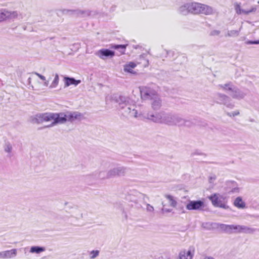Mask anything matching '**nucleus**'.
<instances>
[{
  "label": "nucleus",
  "mask_w": 259,
  "mask_h": 259,
  "mask_svg": "<svg viewBox=\"0 0 259 259\" xmlns=\"http://www.w3.org/2000/svg\"><path fill=\"white\" fill-rule=\"evenodd\" d=\"M217 99L219 102L225 105L228 107L231 108L234 106L233 103H230L229 98L226 95L219 94L218 95Z\"/></svg>",
  "instance_id": "obj_18"
},
{
  "label": "nucleus",
  "mask_w": 259,
  "mask_h": 259,
  "mask_svg": "<svg viewBox=\"0 0 259 259\" xmlns=\"http://www.w3.org/2000/svg\"><path fill=\"white\" fill-rule=\"evenodd\" d=\"M141 94L144 99L151 100V106L154 110H158L161 107V100L155 90L150 88L143 87L141 89Z\"/></svg>",
  "instance_id": "obj_3"
},
{
  "label": "nucleus",
  "mask_w": 259,
  "mask_h": 259,
  "mask_svg": "<svg viewBox=\"0 0 259 259\" xmlns=\"http://www.w3.org/2000/svg\"><path fill=\"white\" fill-rule=\"evenodd\" d=\"M82 115L78 112H67L66 113H44L37 114L30 118V121L33 124H40L43 122H51L47 127H52L57 124L64 123L66 121H73L80 120Z\"/></svg>",
  "instance_id": "obj_1"
},
{
  "label": "nucleus",
  "mask_w": 259,
  "mask_h": 259,
  "mask_svg": "<svg viewBox=\"0 0 259 259\" xmlns=\"http://www.w3.org/2000/svg\"><path fill=\"white\" fill-rule=\"evenodd\" d=\"M3 259L11 258L16 256L17 251L16 249H13L9 250L3 251Z\"/></svg>",
  "instance_id": "obj_21"
},
{
  "label": "nucleus",
  "mask_w": 259,
  "mask_h": 259,
  "mask_svg": "<svg viewBox=\"0 0 259 259\" xmlns=\"http://www.w3.org/2000/svg\"><path fill=\"white\" fill-rule=\"evenodd\" d=\"M95 55L103 61L112 59L115 56V52L109 49L102 48L95 52Z\"/></svg>",
  "instance_id": "obj_8"
},
{
  "label": "nucleus",
  "mask_w": 259,
  "mask_h": 259,
  "mask_svg": "<svg viewBox=\"0 0 259 259\" xmlns=\"http://www.w3.org/2000/svg\"><path fill=\"white\" fill-rule=\"evenodd\" d=\"M178 12L182 15L186 16L191 14V2L182 4L178 8Z\"/></svg>",
  "instance_id": "obj_15"
},
{
  "label": "nucleus",
  "mask_w": 259,
  "mask_h": 259,
  "mask_svg": "<svg viewBox=\"0 0 259 259\" xmlns=\"http://www.w3.org/2000/svg\"><path fill=\"white\" fill-rule=\"evenodd\" d=\"M258 4H259V1L258 2Z\"/></svg>",
  "instance_id": "obj_40"
},
{
  "label": "nucleus",
  "mask_w": 259,
  "mask_h": 259,
  "mask_svg": "<svg viewBox=\"0 0 259 259\" xmlns=\"http://www.w3.org/2000/svg\"><path fill=\"white\" fill-rule=\"evenodd\" d=\"M99 251L97 250H92L90 252V258L93 259L99 255Z\"/></svg>",
  "instance_id": "obj_31"
},
{
  "label": "nucleus",
  "mask_w": 259,
  "mask_h": 259,
  "mask_svg": "<svg viewBox=\"0 0 259 259\" xmlns=\"http://www.w3.org/2000/svg\"><path fill=\"white\" fill-rule=\"evenodd\" d=\"M72 13L74 15L77 17H85L89 15V12L87 10H75L72 11Z\"/></svg>",
  "instance_id": "obj_22"
},
{
  "label": "nucleus",
  "mask_w": 259,
  "mask_h": 259,
  "mask_svg": "<svg viewBox=\"0 0 259 259\" xmlns=\"http://www.w3.org/2000/svg\"><path fill=\"white\" fill-rule=\"evenodd\" d=\"M35 74L42 81H43V85L46 87H48L49 85V81L47 79L46 77L38 73H35Z\"/></svg>",
  "instance_id": "obj_28"
},
{
  "label": "nucleus",
  "mask_w": 259,
  "mask_h": 259,
  "mask_svg": "<svg viewBox=\"0 0 259 259\" xmlns=\"http://www.w3.org/2000/svg\"><path fill=\"white\" fill-rule=\"evenodd\" d=\"M212 204L215 207L222 208L225 209L229 208L227 204L226 198L219 193H214L208 197Z\"/></svg>",
  "instance_id": "obj_7"
},
{
  "label": "nucleus",
  "mask_w": 259,
  "mask_h": 259,
  "mask_svg": "<svg viewBox=\"0 0 259 259\" xmlns=\"http://www.w3.org/2000/svg\"><path fill=\"white\" fill-rule=\"evenodd\" d=\"M254 231V228L246 226L234 225V233H235L252 234Z\"/></svg>",
  "instance_id": "obj_13"
},
{
  "label": "nucleus",
  "mask_w": 259,
  "mask_h": 259,
  "mask_svg": "<svg viewBox=\"0 0 259 259\" xmlns=\"http://www.w3.org/2000/svg\"><path fill=\"white\" fill-rule=\"evenodd\" d=\"M219 88L228 92L233 98L239 99L243 98L245 96L243 93L231 84H220L219 85Z\"/></svg>",
  "instance_id": "obj_6"
},
{
  "label": "nucleus",
  "mask_w": 259,
  "mask_h": 259,
  "mask_svg": "<svg viewBox=\"0 0 259 259\" xmlns=\"http://www.w3.org/2000/svg\"><path fill=\"white\" fill-rule=\"evenodd\" d=\"M228 185L232 186V188L231 189L229 192L235 194H238L240 192V188L235 183L230 182L228 183Z\"/></svg>",
  "instance_id": "obj_25"
},
{
  "label": "nucleus",
  "mask_w": 259,
  "mask_h": 259,
  "mask_svg": "<svg viewBox=\"0 0 259 259\" xmlns=\"http://www.w3.org/2000/svg\"><path fill=\"white\" fill-rule=\"evenodd\" d=\"M5 151L7 153H11L12 151V147L10 144H6L5 146Z\"/></svg>",
  "instance_id": "obj_33"
},
{
  "label": "nucleus",
  "mask_w": 259,
  "mask_h": 259,
  "mask_svg": "<svg viewBox=\"0 0 259 259\" xmlns=\"http://www.w3.org/2000/svg\"><path fill=\"white\" fill-rule=\"evenodd\" d=\"M127 45H114L112 47L113 49H121V54H124L125 53V50Z\"/></svg>",
  "instance_id": "obj_29"
},
{
  "label": "nucleus",
  "mask_w": 259,
  "mask_h": 259,
  "mask_svg": "<svg viewBox=\"0 0 259 259\" xmlns=\"http://www.w3.org/2000/svg\"><path fill=\"white\" fill-rule=\"evenodd\" d=\"M146 210L149 212H153L154 211V207L150 204H147L146 205Z\"/></svg>",
  "instance_id": "obj_34"
},
{
  "label": "nucleus",
  "mask_w": 259,
  "mask_h": 259,
  "mask_svg": "<svg viewBox=\"0 0 259 259\" xmlns=\"http://www.w3.org/2000/svg\"><path fill=\"white\" fill-rule=\"evenodd\" d=\"M3 251L0 252V258L3 259Z\"/></svg>",
  "instance_id": "obj_37"
},
{
  "label": "nucleus",
  "mask_w": 259,
  "mask_h": 259,
  "mask_svg": "<svg viewBox=\"0 0 259 259\" xmlns=\"http://www.w3.org/2000/svg\"><path fill=\"white\" fill-rule=\"evenodd\" d=\"M59 81V75L57 73H56L54 75V78L51 82V84L49 86V88L50 89H54L56 88L58 84Z\"/></svg>",
  "instance_id": "obj_27"
},
{
  "label": "nucleus",
  "mask_w": 259,
  "mask_h": 259,
  "mask_svg": "<svg viewBox=\"0 0 259 259\" xmlns=\"http://www.w3.org/2000/svg\"><path fill=\"white\" fill-rule=\"evenodd\" d=\"M18 13L16 11H10L6 9L0 10V22L8 19H14L17 18Z\"/></svg>",
  "instance_id": "obj_11"
},
{
  "label": "nucleus",
  "mask_w": 259,
  "mask_h": 259,
  "mask_svg": "<svg viewBox=\"0 0 259 259\" xmlns=\"http://www.w3.org/2000/svg\"><path fill=\"white\" fill-rule=\"evenodd\" d=\"M138 63H136L134 62H128L126 63L123 66V70L125 72L131 73L132 74H135L136 73V72L134 70V69L137 66Z\"/></svg>",
  "instance_id": "obj_17"
},
{
  "label": "nucleus",
  "mask_w": 259,
  "mask_h": 259,
  "mask_svg": "<svg viewBox=\"0 0 259 259\" xmlns=\"http://www.w3.org/2000/svg\"><path fill=\"white\" fill-rule=\"evenodd\" d=\"M125 169L123 167H115L110 169L107 172L108 178L124 176Z\"/></svg>",
  "instance_id": "obj_12"
},
{
  "label": "nucleus",
  "mask_w": 259,
  "mask_h": 259,
  "mask_svg": "<svg viewBox=\"0 0 259 259\" xmlns=\"http://www.w3.org/2000/svg\"><path fill=\"white\" fill-rule=\"evenodd\" d=\"M239 35V31L236 30H232L230 31H229L227 33V35L229 36H237Z\"/></svg>",
  "instance_id": "obj_30"
},
{
  "label": "nucleus",
  "mask_w": 259,
  "mask_h": 259,
  "mask_svg": "<svg viewBox=\"0 0 259 259\" xmlns=\"http://www.w3.org/2000/svg\"><path fill=\"white\" fill-rule=\"evenodd\" d=\"M220 32L219 30H213L211 32V35H218Z\"/></svg>",
  "instance_id": "obj_36"
},
{
  "label": "nucleus",
  "mask_w": 259,
  "mask_h": 259,
  "mask_svg": "<svg viewBox=\"0 0 259 259\" xmlns=\"http://www.w3.org/2000/svg\"><path fill=\"white\" fill-rule=\"evenodd\" d=\"M119 107L123 110L125 114L131 117H138L140 116L134 101L127 97H119L116 100Z\"/></svg>",
  "instance_id": "obj_2"
},
{
  "label": "nucleus",
  "mask_w": 259,
  "mask_h": 259,
  "mask_svg": "<svg viewBox=\"0 0 259 259\" xmlns=\"http://www.w3.org/2000/svg\"><path fill=\"white\" fill-rule=\"evenodd\" d=\"M220 228L221 230L224 231L228 233H234V225H226L221 224L220 225Z\"/></svg>",
  "instance_id": "obj_24"
},
{
  "label": "nucleus",
  "mask_w": 259,
  "mask_h": 259,
  "mask_svg": "<svg viewBox=\"0 0 259 259\" xmlns=\"http://www.w3.org/2000/svg\"><path fill=\"white\" fill-rule=\"evenodd\" d=\"M166 205L165 204H163V207L164 208V207H165V206H166Z\"/></svg>",
  "instance_id": "obj_39"
},
{
  "label": "nucleus",
  "mask_w": 259,
  "mask_h": 259,
  "mask_svg": "<svg viewBox=\"0 0 259 259\" xmlns=\"http://www.w3.org/2000/svg\"><path fill=\"white\" fill-rule=\"evenodd\" d=\"M64 81L65 87H68L71 85H77L81 82L80 80H76L74 78L64 77Z\"/></svg>",
  "instance_id": "obj_19"
},
{
  "label": "nucleus",
  "mask_w": 259,
  "mask_h": 259,
  "mask_svg": "<svg viewBox=\"0 0 259 259\" xmlns=\"http://www.w3.org/2000/svg\"><path fill=\"white\" fill-rule=\"evenodd\" d=\"M234 8L236 12L238 14L248 15L250 13L255 12L256 8L255 7L251 6L249 8H247V4L244 5L242 8L240 4L235 3L234 4Z\"/></svg>",
  "instance_id": "obj_10"
},
{
  "label": "nucleus",
  "mask_w": 259,
  "mask_h": 259,
  "mask_svg": "<svg viewBox=\"0 0 259 259\" xmlns=\"http://www.w3.org/2000/svg\"><path fill=\"white\" fill-rule=\"evenodd\" d=\"M213 13L211 7L196 2H191V14L209 15Z\"/></svg>",
  "instance_id": "obj_4"
},
{
  "label": "nucleus",
  "mask_w": 259,
  "mask_h": 259,
  "mask_svg": "<svg viewBox=\"0 0 259 259\" xmlns=\"http://www.w3.org/2000/svg\"><path fill=\"white\" fill-rule=\"evenodd\" d=\"M246 44H247V45H249V44H259V40H257V41H247L246 42Z\"/></svg>",
  "instance_id": "obj_35"
},
{
  "label": "nucleus",
  "mask_w": 259,
  "mask_h": 259,
  "mask_svg": "<svg viewBox=\"0 0 259 259\" xmlns=\"http://www.w3.org/2000/svg\"><path fill=\"white\" fill-rule=\"evenodd\" d=\"M165 198L166 199L168 205L171 207H175L177 205V201L174 199V197L170 195H165Z\"/></svg>",
  "instance_id": "obj_26"
},
{
  "label": "nucleus",
  "mask_w": 259,
  "mask_h": 259,
  "mask_svg": "<svg viewBox=\"0 0 259 259\" xmlns=\"http://www.w3.org/2000/svg\"><path fill=\"white\" fill-rule=\"evenodd\" d=\"M46 250L45 247L33 246L30 247L29 252L31 253L40 254Z\"/></svg>",
  "instance_id": "obj_23"
},
{
  "label": "nucleus",
  "mask_w": 259,
  "mask_h": 259,
  "mask_svg": "<svg viewBox=\"0 0 259 259\" xmlns=\"http://www.w3.org/2000/svg\"><path fill=\"white\" fill-rule=\"evenodd\" d=\"M205 207V203L203 200H189L186 205L188 210H202Z\"/></svg>",
  "instance_id": "obj_9"
},
{
  "label": "nucleus",
  "mask_w": 259,
  "mask_h": 259,
  "mask_svg": "<svg viewBox=\"0 0 259 259\" xmlns=\"http://www.w3.org/2000/svg\"><path fill=\"white\" fill-rule=\"evenodd\" d=\"M215 180V178H212V177H211V178H210V180L211 181H213V180Z\"/></svg>",
  "instance_id": "obj_38"
},
{
  "label": "nucleus",
  "mask_w": 259,
  "mask_h": 259,
  "mask_svg": "<svg viewBox=\"0 0 259 259\" xmlns=\"http://www.w3.org/2000/svg\"><path fill=\"white\" fill-rule=\"evenodd\" d=\"M171 119L169 125H176L178 126H183L186 125L187 121L181 116L171 114Z\"/></svg>",
  "instance_id": "obj_16"
},
{
  "label": "nucleus",
  "mask_w": 259,
  "mask_h": 259,
  "mask_svg": "<svg viewBox=\"0 0 259 259\" xmlns=\"http://www.w3.org/2000/svg\"><path fill=\"white\" fill-rule=\"evenodd\" d=\"M171 116L170 113L160 112L148 115V118L154 122L169 124Z\"/></svg>",
  "instance_id": "obj_5"
},
{
  "label": "nucleus",
  "mask_w": 259,
  "mask_h": 259,
  "mask_svg": "<svg viewBox=\"0 0 259 259\" xmlns=\"http://www.w3.org/2000/svg\"><path fill=\"white\" fill-rule=\"evenodd\" d=\"M234 205L239 209H244L246 208V203L241 197H237L234 201Z\"/></svg>",
  "instance_id": "obj_20"
},
{
  "label": "nucleus",
  "mask_w": 259,
  "mask_h": 259,
  "mask_svg": "<svg viewBox=\"0 0 259 259\" xmlns=\"http://www.w3.org/2000/svg\"><path fill=\"white\" fill-rule=\"evenodd\" d=\"M194 250L192 248L182 249L179 253V259H192Z\"/></svg>",
  "instance_id": "obj_14"
},
{
  "label": "nucleus",
  "mask_w": 259,
  "mask_h": 259,
  "mask_svg": "<svg viewBox=\"0 0 259 259\" xmlns=\"http://www.w3.org/2000/svg\"><path fill=\"white\" fill-rule=\"evenodd\" d=\"M239 114L240 112L238 110H236L235 111L227 113V115L231 117H234L236 116H238L239 115Z\"/></svg>",
  "instance_id": "obj_32"
}]
</instances>
